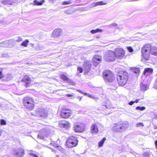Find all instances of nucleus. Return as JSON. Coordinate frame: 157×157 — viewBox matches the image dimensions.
<instances>
[{
  "label": "nucleus",
  "mask_w": 157,
  "mask_h": 157,
  "mask_svg": "<svg viewBox=\"0 0 157 157\" xmlns=\"http://www.w3.org/2000/svg\"><path fill=\"white\" fill-rule=\"evenodd\" d=\"M143 57L146 60L149 59L150 57V53L157 56V48L151 47L149 44H146L142 48L141 51Z\"/></svg>",
  "instance_id": "f257e3e1"
},
{
  "label": "nucleus",
  "mask_w": 157,
  "mask_h": 157,
  "mask_svg": "<svg viewBox=\"0 0 157 157\" xmlns=\"http://www.w3.org/2000/svg\"><path fill=\"white\" fill-rule=\"evenodd\" d=\"M128 78V74L127 72L121 71L117 76V80L119 84L121 86L125 84Z\"/></svg>",
  "instance_id": "f03ea898"
},
{
  "label": "nucleus",
  "mask_w": 157,
  "mask_h": 157,
  "mask_svg": "<svg viewBox=\"0 0 157 157\" xmlns=\"http://www.w3.org/2000/svg\"><path fill=\"white\" fill-rule=\"evenodd\" d=\"M33 99L31 97H26L23 100V103L26 109L32 110L34 108Z\"/></svg>",
  "instance_id": "7ed1b4c3"
},
{
  "label": "nucleus",
  "mask_w": 157,
  "mask_h": 157,
  "mask_svg": "<svg viewBox=\"0 0 157 157\" xmlns=\"http://www.w3.org/2000/svg\"><path fill=\"white\" fill-rule=\"evenodd\" d=\"M103 76L105 81L106 82H111L114 79L113 73L109 70H105L103 72Z\"/></svg>",
  "instance_id": "20e7f679"
},
{
  "label": "nucleus",
  "mask_w": 157,
  "mask_h": 157,
  "mask_svg": "<svg viewBox=\"0 0 157 157\" xmlns=\"http://www.w3.org/2000/svg\"><path fill=\"white\" fill-rule=\"evenodd\" d=\"M104 59L106 61H113L116 59L115 54L112 51H109L104 56Z\"/></svg>",
  "instance_id": "39448f33"
},
{
  "label": "nucleus",
  "mask_w": 157,
  "mask_h": 157,
  "mask_svg": "<svg viewBox=\"0 0 157 157\" xmlns=\"http://www.w3.org/2000/svg\"><path fill=\"white\" fill-rule=\"evenodd\" d=\"M78 143V140L76 137L71 136L68 139L66 142V144L69 147L76 146Z\"/></svg>",
  "instance_id": "423d86ee"
},
{
  "label": "nucleus",
  "mask_w": 157,
  "mask_h": 157,
  "mask_svg": "<svg viewBox=\"0 0 157 157\" xmlns=\"http://www.w3.org/2000/svg\"><path fill=\"white\" fill-rule=\"evenodd\" d=\"M36 115L42 118L46 117L48 115L47 110L43 108H37L35 111Z\"/></svg>",
  "instance_id": "0eeeda50"
},
{
  "label": "nucleus",
  "mask_w": 157,
  "mask_h": 157,
  "mask_svg": "<svg viewBox=\"0 0 157 157\" xmlns=\"http://www.w3.org/2000/svg\"><path fill=\"white\" fill-rule=\"evenodd\" d=\"M51 131L48 128H43L40 131L38 135V137L40 139H44V137L49 135Z\"/></svg>",
  "instance_id": "6e6552de"
},
{
  "label": "nucleus",
  "mask_w": 157,
  "mask_h": 157,
  "mask_svg": "<svg viewBox=\"0 0 157 157\" xmlns=\"http://www.w3.org/2000/svg\"><path fill=\"white\" fill-rule=\"evenodd\" d=\"M85 128V124L83 123H76L75 124L74 128L75 132H82L84 131Z\"/></svg>",
  "instance_id": "1a4fd4ad"
},
{
  "label": "nucleus",
  "mask_w": 157,
  "mask_h": 157,
  "mask_svg": "<svg viewBox=\"0 0 157 157\" xmlns=\"http://www.w3.org/2000/svg\"><path fill=\"white\" fill-rule=\"evenodd\" d=\"M114 53L115 54V57L119 59L122 58L125 55L124 51L121 48L116 49Z\"/></svg>",
  "instance_id": "9d476101"
},
{
  "label": "nucleus",
  "mask_w": 157,
  "mask_h": 157,
  "mask_svg": "<svg viewBox=\"0 0 157 157\" xmlns=\"http://www.w3.org/2000/svg\"><path fill=\"white\" fill-rule=\"evenodd\" d=\"M128 126L129 124L128 122H120L119 129L118 130L117 129V130L119 132H123L128 128Z\"/></svg>",
  "instance_id": "9b49d317"
},
{
  "label": "nucleus",
  "mask_w": 157,
  "mask_h": 157,
  "mask_svg": "<svg viewBox=\"0 0 157 157\" xmlns=\"http://www.w3.org/2000/svg\"><path fill=\"white\" fill-rule=\"evenodd\" d=\"M71 111L69 110L63 109L61 112V116L63 118H68L71 115Z\"/></svg>",
  "instance_id": "f8f14e48"
},
{
  "label": "nucleus",
  "mask_w": 157,
  "mask_h": 157,
  "mask_svg": "<svg viewBox=\"0 0 157 157\" xmlns=\"http://www.w3.org/2000/svg\"><path fill=\"white\" fill-rule=\"evenodd\" d=\"M14 154L17 157H22L24 155V151L23 149L19 148L15 150Z\"/></svg>",
  "instance_id": "ddd939ff"
},
{
  "label": "nucleus",
  "mask_w": 157,
  "mask_h": 157,
  "mask_svg": "<svg viewBox=\"0 0 157 157\" xmlns=\"http://www.w3.org/2000/svg\"><path fill=\"white\" fill-rule=\"evenodd\" d=\"M60 127L67 129L70 127L71 124L69 122L67 121H63L59 123Z\"/></svg>",
  "instance_id": "4468645a"
},
{
  "label": "nucleus",
  "mask_w": 157,
  "mask_h": 157,
  "mask_svg": "<svg viewBox=\"0 0 157 157\" xmlns=\"http://www.w3.org/2000/svg\"><path fill=\"white\" fill-rule=\"evenodd\" d=\"M22 81L25 83V86L27 87L30 84L31 79L28 75H25L22 80Z\"/></svg>",
  "instance_id": "2eb2a0df"
},
{
  "label": "nucleus",
  "mask_w": 157,
  "mask_h": 157,
  "mask_svg": "<svg viewBox=\"0 0 157 157\" xmlns=\"http://www.w3.org/2000/svg\"><path fill=\"white\" fill-rule=\"evenodd\" d=\"M62 30L61 29H56L53 31L52 35L54 37H57L60 36Z\"/></svg>",
  "instance_id": "dca6fc26"
},
{
  "label": "nucleus",
  "mask_w": 157,
  "mask_h": 157,
  "mask_svg": "<svg viewBox=\"0 0 157 157\" xmlns=\"http://www.w3.org/2000/svg\"><path fill=\"white\" fill-rule=\"evenodd\" d=\"M85 73H87L90 70L91 67V64L89 62H86L83 64Z\"/></svg>",
  "instance_id": "f3484780"
},
{
  "label": "nucleus",
  "mask_w": 157,
  "mask_h": 157,
  "mask_svg": "<svg viewBox=\"0 0 157 157\" xmlns=\"http://www.w3.org/2000/svg\"><path fill=\"white\" fill-rule=\"evenodd\" d=\"M90 130L92 134H96L98 132V127L96 124H93L91 127Z\"/></svg>",
  "instance_id": "a211bd4d"
},
{
  "label": "nucleus",
  "mask_w": 157,
  "mask_h": 157,
  "mask_svg": "<svg viewBox=\"0 0 157 157\" xmlns=\"http://www.w3.org/2000/svg\"><path fill=\"white\" fill-rule=\"evenodd\" d=\"M153 71V70L151 68H145L144 72V74L146 76H150L152 74Z\"/></svg>",
  "instance_id": "6ab92c4d"
},
{
  "label": "nucleus",
  "mask_w": 157,
  "mask_h": 157,
  "mask_svg": "<svg viewBox=\"0 0 157 157\" xmlns=\"http://www.w3.org/2000/svg\"><path fill=\"white\" fill-rule=\"evenodd\" d=\"M107 3L106 2L101 1L92 3L91 5V6L93 7L97 6L105 5Z\"/></svg>",
  "instance_id": "aec40b11"
},
{
  "label": "nucleus",
  "mask_w": 157,
  "mask_h": 157,
  "mask_svg": "<svg viewBox=\"0 0 157 157\" xmlns=\"http://www.w3.org/2000/svg\"><path fill=\"white\" fill-rule=\"evenodd\" d=\"M141 90L143 91H145L147 90L149 88L148 86L145 83L141 82L140 84Z\"/></svg>",
  "instance_id": "412c9836"
},
{
  "label": "nucleus",
  "mask_w": 157,
  "mask_h": 157,
  "mask_svg": "<svg viewBox=\"0 0 157 157\" xmlns=\"http://www.w3.org/2000/svg\"><path fill=\"white\" fill-rule=\"evenodd\" d=\"M101 57L98 55H95L94 56L93 61L95 62H97L96 63L98 64L101 61Z\"/></svg>",
  "instance_id": "4be33fe9"
},
{
  "label": "nucleus",
  "mask_w": 157,
  "mask_h": 157,
  "mask_svg": "<svg viewBox=\"0 0 157 157\" xmlns=\"http://www.w3.org/2000/svg\"><path fill=\"white\" fill-rule=\"evenodd\" d=\"M120 122L118 123L115 124L114 125V126L113 127V131L116 132H119L117 130L119 129V127H120Z\"/></svg>",
  "instance_id": "5701e85b"
},
{
  "label": "nucleus",
  "mask_w": 157,
  "mask_h": 157,
  "mask_svg": "<svg viewBox=\"0 0 157 157\" xmlns=\"http://www.w3.org/2000/svg\"><path fill=\"white\" fill-rule=\"evenodd\" d=\"M77 91L82 94H84L85 95H86L88 96V97H90L91 98H94V97L93 95H91L89 93H84L82 92V90H77Z\"/></svg>",
  "instance_id": "b1692460"
},
{
  "label": "nucleus",
  "mask_w": 157,
  "mask_h": 157,
  "mask_svg": "<svg viewBox=\"0 0 157 157\" xmlns=\"http://www.w3.org/2000/svg\"><path fill=\"white\" fill-rule=\"evenodd\" d=\"M44 2V0H41L39 1L37 0H35L33 1L34 4L38 6L41 5Z\"/></svg>",
  "instance_id": "393cba45"
},
{
  "label": "nucleus",
  "mask_w": 157,
  "mask_h": 157,
  "mask_svg": "<svg viewBox=\"0 0 157 157\" xmlns=\"http://www.w3.org/2000/svg\"><path fill=\"white\" fill-rule=\"evenodd\" d=\"M4 79L6 81H8L10 80L11 78L12 75L11 74H8L5 75L3 76Z\"/></svg>",
  "instance_id": "a878e982"
},
{
  "label": "nucleus",
  "mask_w": 157,
  "mask_h": 157,
  "mask_svg": "<svg viewBox=\"0 0 157 157\" xmlns=\"http://www.w3.org/2000/svg\"><path fill=\"white\" fill-rule=\"evenodd\" d=\"M8 42L6 41L2 42L0 43V47H6L7 46Z\"/></svg>",
  "instance_id": "bb28decb"
},
{
  "label": "nucleus",
  "mask_w": 157,
  "mask_h": 157,
  "mask_svg": "<svg viewBox=\"0 0 157 157\" xmlns=\"http://www.w3.org/2000/svg\"><path fill=\"white\" fill-rule=\"evenodd\" d=\"M106 140L105 138H103L98 143V146L99 147H101Z\"/></svg>",
  "instance_id": "cd10ccee"
},
{
  "label": "nucleus",
  "mask_w": 157,
  "mask_h": 157,
  "mask_svg": "<svg viewBox=\"0 0 157 157\" xmlns=\"http://www.w3.org/2000/svg\"><path fill=\"white\" fill-rule=\"evenodd\" d=\"M102 30L101 29H97L95 30H92L91 31V33L92 34H94L98 32H102Z\"/></svg>",
  "instance_id": "c85d7f7f"
},
{
  "label": "nucleus",
  "mask_w": 157,
  "mask_h": 157,
  "mask_svg": "<svg viewBox=\"0 0 157 157\" xmlns=\"http://www.w3.org/2000/svg\"><path fill=\"white\" fill-rule=\"evenodd\" d=\"M61 78L63 80L65 81H67L69 80V78L65 75L63 74L61 75Z\"/></svg>",
  "instance_id": "c756f323"
},
{
  "label": "nucleus",
  "mask_w": 157,
  "mask_h": 157,
  "mask_svg": "<svg viewBox=\"0 0 157 157\" xmlns=\"http://www.w3.org/2000/svg\"><path fill=\"white\" fill-rule=\"evenodd\" d=\"M83 71V69L82 68L80 67H78V71L77 74L78 75H79V74L80 73H82Z\"/></svg>",
  "instance_id": "7c9ffc66"
},
{
  "label": "nucleus",
  "mask_w": 157,
  "mask_h": 157,
  "mask_svg": "<svg viewBox=\"0 0 157 157\" xmlns=\"http://www.w3.org/2000/svg\"><path fill=\"white\" fill-rule=\"evenodd\" d=\"M29 43V40H26L25 41L22 42L21 44V45L24 47H26L27 45V44Z\"/></svg>",
  "instance_id": "2f4dec72"
},
{
  "label": "nucleus",
  "mask_w": 157,
  "mask_h": 157,
  "mask_svg": "<svg viewBox=\"0 0 157 157\" xmlns=\"http://www.w3.org/2000/svg\"><path fill=\"white\" fill-rule=\"evenodd\" d=\"M2 3L5 5H9L10 4L11 2H10V0H4L2 1Z\"/></svg>",
  "instance_id": "473e14b6"
},
{
  "label": "nucleus",
  "mask_w": 157,
  "mask_h": 157,
  "mask_svg": "<svg viewBox=\"0 0 157 157\" xmlns=\"http://www.w3.org/2000/svg\"><path fill=\"white\" fill-rule=\"evenodd\" d=\"M145 109V107L144 106H137L136 108V110H140L141 111L144 110Z\"/></svg>",
  "instance_id": "72a5a7b5"
},
{
  "label": "nucleus",
  "mask_w": 157,
  "mask_h": 157,
  "mask_svg": "<svg viewBox=\"0 0 157 157\" xmlns=\"http://www.w3.org/2000/svg\"><path fill=\"white\" fill-rule=\"evenodd\" d=\"M133 71L135 73L138 74L140 72L139 69L138 68H134L133 70Z\"/></svg>",
  "instance_id": "f704fd0d"
},
{
  "label": "nucleus",
  "mask_w": 157,
  "mask_h": 157,
  "mask_svg": "<svg viewBox=\"0 0 157 157\" xmlns=\"http://www.w3.org/2000/svg\"><path fill=\"white\" fill-rule=\"evenodd\" d=\"M0 124L2 125H5L6 124V122L3 119H1L0 120Z\"/></svg>",
  "instance_id": "c9c22d12"
},
{
  "label": "nucleus",
  "mask_w": 157,
  "mask_h": 157,
  "mask_svg": "<svg viewBox=\"0 0 157 157\" xmlns=\"http://www.w3.org/2000/svg\"><path fill=\"white\" fill-rule=\"evenodd\" d=\"M109 26L110 27H117V24L115 23H113L109 25Z\"/></svg>",
  "instance_id": "e433bc0d"
},
{
  "label": "nucleus",
  "mask_w": 157,
  "mask_h": 157,
  "mask_svg": "<svg viewBox=\"0 0 157 157\" xmlns=\"http://www.w3.org/2000/svg\"><path fill=\"white\" fill-rule=\"evenodd\" d=\"M127 49L128 51L130 52H132L133 51V50L132 47H127Z\"/></svg>",
  "instance_id": "4c0bfd02"
},
{
  "label": "nucleus",
  "mask_w": 157,
  "mask_h": 157,
  "mask_svg": "<svg viewBox=\"0 0 157 157\" xmlns=\"http://www.w3.org/2000/svg\"><path fill=\"white\" fill-rule=\"evenodd\" d=\"M144 126V124L143 123H139L136 124V126L137 127H140L141 126Z\"/></svg>",
  "instance_id": "58836bf2"
},
{
  "label": "nucleus",
  "mask_w": 157,
  "mask_h": 157,
  "mask_svg": "<svg viewBox=\"0 0 157 157\" xmlns=\"http://www.w3.org/2000/svg\"><path fill=\"white\" fill-rule=\"evenodd\" d=\"M29 154L30 155V157H38L37 155H35L33 153H29Z\"/></svg>",
  "instance_id": "ea45409f"
},
{
  "label": "nucleus",
  "mask_w": 157,
  "mask_h": 157,
  "mask_svg": "<svg viewBox=\"0 0 157 157\" xmlns=\"http://www.w3.org/2000/svg\"><path fill=\"white\" fill-rule=\"evenodd\" d=\"M65 13L67 14H71L72 13V12L70 10H65Z\"/></svg>",
  "instance_id": "a19ab883"
},
{
  "label": "nucleus",
  "mask_w": 157,
  "mask_h": 157,
  "mask_svg": "<svg viewBox=\"0 0 157 157\" xmlns=\"http://www.w3.org/2000/svg\"><path fill=\"white\" fill-rule=\"evenodd\" d=\"M71 4V2L70 1H65L63 3V5H67L69 4Z\"/></svg>",
  "instance_id": "79ce46f5"
},
{
  "label": "nucleus",
  "mask_w": 157,
  "mask_h": 157,
  "mask_svg": "<svg viewBox=\"0 0 157 157\" xmlns=\"http://www.w3.org/2000/svg\"><path fill=\"white\" fill-rule=\"evenodd\" d=\"M2 57H7L8 56V55L7 53H5L2 54Z\"/></svg>",
  "instance_id": "37998d69"
},
{
  "label": "nucleus",
  "mask_w": 157,
  "mask_h": 157,
  "mask_svg": "<svg viewBox=\"0 0 157 157\" xmlns=\"http://www.w3.org/2000/svg\"><path fill=\"white\" fill-rule=\"evenodd\" d=\"M149 154L147 153H144L143 154V157H149Z\"/></svg>",
  "instance_id": "c03bdc74"
},
{
  "label": "nucleus",
  "mask_w": 157,
  "mask_h": 157,
  "mask_svg": "<svg viewBox=\"0 0 157 157\" xmlns=\"http://www.w3.org/2000/svg\"><path fill=\"white\" fill-rule=\"evenodd\" d=\"M105 107L107 109H111L112 106L110 105H105Z\"/></svg>",
  "instance_id": "a18cd8bd"
},
{
  "label": "nucleus",
  "mask_w": 157,
  "mask_h": 157,
  "mask_svg": "<svg viewBox=\"0 0 157 157\" xmlns=\"http://www.w3.org/2000/svg\"><path fill=\"white\" fill-rule=\"evenodd\" d=\"M22 38L21 37H19L18 38V39L16 40V41L17 42H19L20 41H22Z\"/></svg>",
  "instance_id": "49530a36"
},
{
  "label": "nucleus",
  "mask_w": 157,
  "mask_h": 157,
  "mask_svg": "<svg viewBox=\"0 0 157 157\" xmlns=\"http://www.w3.org/2000/svg\"><path fill=\"white\" fill-rule=\"evenodd\" d=\"M134 103H135V102H134V101H130L128 103V104L130 105H132Z\"/></svg>",
  "instance_id": "de8ad7c7"
},
{
  "label": "nucleus",
  "mask_w": 157,
  "mask_h": 157,
  "mask_svg": "<svg viewBox=\"0 0 157 157\" xmlns=\"http://www.w3.org/2000/svg\"><path fill=\"white\" fill-rule=\"evenodd\" d=\"M66 96L68 97H73V95L72 94H67L66 95Z\"/></svg>",
  "instance_id": "09e8293b"
},
{
  "label": "nucleus",
  "mask_w": 157,
  "mask_h": 157,
  "mask_svg": "<svg viewBox=\"0 0 157 157\" xmlns=\"http://www.w3.org/2000/svg\"><path fill=\"white\" fill-rule=\"evenodd\" d=\"M140 100V99H136L134 102H135V103H138L139 101Z\"/></svg>",
  "instance_id": "8fccbe9b"
},
{
  "label": "nucleus",
  "mask_w": 157,
  "mask_h": 157,
  "mask_svg": "<svg viewBox=\"0 0 157 157\" xmlns=\"http://www.w3.org/2000/svg\"><path fill=\"white\" fill-rule=\"evenodd\" d=\"M2 72L0 71V78L2 77Z\"/></svg>",
  "instance_id": "3c124183"
},
{
  "label": "nucleus",
  "mask_w": 157,
  "mask_h": 157,
  "mask_svg": "<svg viewBox=\"0 0 157 157\" xmlns=\"http://www.w3.org/2000/svg\"><path fill=\"white\" fill-rule=\"evenodd\" d=\"M155 144L156 146V148L157 149V140H156L155 142Z\"/></svg>",
  "instance_id": "603ef678"
},
{
  "label": "nucleus",
  "mask_w": 157,
  "mask_h": 157,
  "mask_svg": "<svg viewBox=\"0 0 157 157\" xmlns=\"http://www.w3.org/2000/svg\"><path fill=\"white\" fill-rule=\"evenodd\" d=\"M56 0H49L50 2H55Z\"/></svg>",
  "instance_id": "864d4df0"
},
{
  "label": "nucleus",
  "mask_w": 157,
  "mask_h": 157,
  "mask_svg": "<svg viewBox=\"0 0 157 157\" xmlns=\"http://www.w3.org/2000/svg\"><path fill=\"white\" fill-rule=\"evenodd\" d=\"M54 147H59V146L58 145H57V144H56L54 145Z\"/></svg>",
  "instance_id": "5fc2aeb1"
},
{
  "label": "nucleus",
  "mask_w": 157,
  "mask_h": 157,
  "mask_svg": "<svg viewBox=\"0 0 157 157\" xmlns=\"http://www.w3.org/2000/svg\"><path fill=\"white\" fill-rule=\"evenodd\" d=\"M78 98L79 100L80 101L81 100L82 98L80 97H78Z\"/></svg>",
  "instance_id": "6e6d98bb"
},
{
  "label": "nucleus",
  "mask_w": 157,
  "mask_h": 157,
  "mask_svg": "<svg viewBox=\"0 0 157 157\" xmlns=\"http://www.w3.org/2000/svg\"><path fill=\"white\" fill-rule=\"evenodd\" d=\"M154 128L155 129H157V126H154Z\"/></svg>",
  "instance_id": "4d7b16f0"
},
{
  "label": "nucleus",
  "mask_w": 157,
  "mask_h": 157,
  "mask_svg": "<svg viewBox=\"0 0 157 157\" xmlns=\"http://www.w3.org/2000/svg\"><path fill=\"white\" fill-rule=\"evenodd\" d=\"M155 118H156L157 119V115H155Z\"/></svg>",
  "instance_id": "13d9d810"
},
{
  "label": "nucleus",
  "mask_w": 157,
  "mask_h": 157,
  "mask_svg": "<svg viewBox=\"0 0 157 157\" xmlns=\"http://www.w3.org/2000/svg\"><path fill=\"white\" fill-rule=\"evenodd\" d=\"M1 130H0V136L1 135Z\"/></svg>",
  "instance_id": "bf43d9fd"
},
{
  "label": "nucleus",
  "mask_w": 157,
  "mask_h": 157,
  "mask_svg": "<svg viewBox=\"0 0 157 157\" xmlns=\"http://www.w3.org/2000/svg\"><path fill=\"white\" fill-rule=\"evenodd\" d=\"M156 84H157V80L156 81Z\"/></svg>",
  "instance_id": "052dcab7"
}]
</instances>
